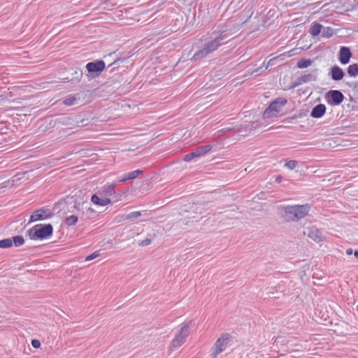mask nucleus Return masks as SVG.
<instances>
[{"mask_svg": "<svg viewBox=\"0 0 358 358\" xmlns=\"http://www.w3.org/2000/svg\"><path fill=\"white\" fill-rule=\"evenodd\" d=\"M310 209L308 203L303 205L278 206L279 215L287 222H296L305 217Z\"/></svg>", "mask_w": 358, "mask_h": 358, "instance_id": "nucleus-1", "label": "nucleus"}, {"mask_svg": "<svg viewBox=\"0 0 358 358\" xmlns=\"http://www.w3.org/2000/svg\"><path fill=\"white\" fill-rule=\"evenodd\" d=\"M53 230L51 224H38L29 229L26 235L31 240H45L52 236Z\"/></svg>", "mask_w": 358, "mask_h": 358, "instance_id": "nucleus-2", "label": "nucleus"}, {"mask_svg": "<svg viewBox=\"0 0 358 358\" xmlns=\"http://www.w3.org/2000/svg\"><path fill=\"white\" fill-rule=\"evenodd\" d=\"M232 342V336L229 333H223L217 339L213 346L210 348V358H217L224 352Z\"/></svg>", "mask_w": 358, "mask_h": 358, "instance_id": "nucleus-3", "label": "nucleus"}, {"mask_svg": "<svg viewBox=\"0 0 358 358\" xmlns=\"http://www.w3.org/2000/svg\"><path fill=\"white\" fill-rule=\"evenodd\" d=\"M86 76L88 80L96 78L106 69V63L102 59H97L92 62H88L86 66Z\"/></svg>", "mask_w": 358, "mask_h": 358, "instance_id": "nucleus-4", "label": "nucleus"}, {"mask_svg": "<svg viewBox=\"0 0 358 358\" xmlns=\"http://www.w3.org/2000/svg\"><path fill=\"white\" fill-rule=\"evenodd\" d=\"M287 103V99L278 97L273 101L263 113V118L268 119L280 112L281 108Z\"/></svg>", "mask_w": 358, "mask_h": 358, "instance_id": "nucleus-5", "label": "nucleus"}, {"mask_svg": "<svg viewBox=\"0 0 358 358\" xmlns=\"http://www.w3.org/2000/svg\"><path fill=\"white\" fill-rule=\"evenodd\" d=\"M192 325V321H189L182 324L180 329L172 340L171 344L173 347L179 348L185 342L187 337L189 335V329Z\"/></svg>", "mask_w": 358, "mask_h": 358, "instance_id": "nucleus-6", "label": "nucleus"}, {"mask_svg": "<svg viewBox=\"0 0 358 358\" xmlns=\"http://www.w3.org/2000/svg\"><path fill=\"white\" fill-rule=\"evenodd\" d=\"M213 148L211 145H206L203 146H199L195 148L191 152L185 155L183 157L184 161L190 162L192 159L199 157L201 156H204L207 153H208Z\"/></svg>", "mask_w": 358, "mask_h": 358, "instance_id": "nucleus-7", "label": "nucleus"}, {"mask_svg": "<svg viewBox=\"0 0 358 358\" xmlns=\"http://www.w3.org/2000/svg\"><path fill=\"white\" fill-rule=\"evenodd\" d=\"M54 213L48 208H41L35 210L30 216L29 223L52 218Z\"/></svg>", "mask_w": 358, "mask_h": 358, "instance_id": "nucleus-8", "label": "nucleus"}, {"mask_svg": "<svg viewBox=\"0 0 358 358\" xmlns=\"http://www.w3.org/2000/svg\"><path fill=\"white\" fill-rule=\"evenodd\" d=\"M327 103L331 106H338L344 100L343 93L337 90L329 91L325 96Z\"/></svg>", "mask_w": 358, "mask_h": 358, "instance_id": "nucleus-9", "label": "nucleus"}, {"mask_svg": "<svg viewBox=\"0 0 358 358\" xmlns=\"http://www.w3.org/2000/svg\"><path fill=\"white\" fill-rule=\"evenodd\" d=\"M304 234H306L310 238L317 243L323 241L322 234L316 227H307L306 230L304 231Z\"/></svg>", "mask_w": 358, "mask_h": 358, "instance_id": "nucleus-10", "label": "nucleus"}, {"mask_svg": "<svg viewBox=\"0 0 358 358\" xmlns=\"http://www.w3.org/2000/svg\"><path fill=\"white\" fill-rule=\"evenodd\" d=\"M352 55L350 49L348 47H341L338 53V59L342 64H347L350 62Z\"/></svg>", "mask_w": 358, "mask_h": 358, "instance_id": "nucleus-11", "label": "nucleus"}, {"mask_svg": "<svg viewBox=\"0 0 358 358\" xmlns=\"http://www.w3.org/2000/svg\"><path fill=\"white\" fill-rule=\"evenodd\" d=\"M329 76L334 81H340L345 76L343 70L338 66H333L329 72Z\"/></svg>", "mask_w": 358, "mask_h": 358, "instance_id": "nucleus-12", "label": "nucleus"}, {"mask_svg": "<svg viewBox=\"0 0 358 358\" xmlns=\"http://www.w3.org/2000/svg\"><path fill=\"white\" fill-rule=\"evenodd\" d=\"M316 80V76L312 73H306L299 76L293 83V87L299 86L303 83Z\"/></svg>", "mask_w": 358, "mask_h": 358, "instance_id": "nucleus-13", "label": "nucleus"}, {"mask_svg": "<svg viewBox=\"0 0 358 358\" xmlns=\"http://www.w3.org/2000/svg\"><path fill=\"white\" fill-rule=\"evenodd\" d=\"M326 109L327 108L324 104H317L313 108L310 116L313 118H320L324 115Z\"/></svg>", "mask_w": 358, "mask_h": 358, "instance_id": "nucleus-14", "label": "nucleus"}, {"mask_svg": "<svg viewBox=\"0 0 358 358\" xmlns=\"http://www.w3.org/2000/svg\"><path fill=\"white\" fill-rule=\"evenodd\" d=\"M115 184L106 185L102 188L101 192H99V194L101 196H104L105 198H108L109 196L115 194Z\"/></svg>", "mask_w": 358, "mask_h": 358, "instance_id": "nucleus-15", "label": "nucleus"}, {"mask_svg": "<svg viewBox=\"0 0 358 358\" xmlns=\"http://www.w3.org/2000/svg\"><path fill=\"white\" fill-rule=\"evenodd\" d=\"M91 201L98 206H105L111 203V200L109 198L101 199L98 194H94L91 197Z\"/></svg>", "mask_w": 358, "mask_h": 358, "instance_id": "nucleus-16", "label": "nucleus"}, {"mask_svg": "<svg viewBox=\"0 0 358 358\" xmlns=\"http://www.w3.org/2000/svg\"><path fill=\"white\" fill-rule=\"evenodd\" d=\"M220 46H221V45L215 38L213 40L205 43L203 45L207 51V53L208 54L217 50Z\"/></svg>", "mask_w": 358, "mask_h": 358, "instance_id": "nucleus-17", "label": "nucleus"}, {"mask_svg": "<svg viewBox=\"0 0 358 358\" xmlns=\"http://www.w3.org/2000/svg\"><path fill=\"white\" fill-rule=\"evenodd\" d=\"M143 173L142 170L137 169L134 171L129 172L125 175V176L121 178L119 181L121 182H126L127 180H134L138 177L140 174Z\"/></svg>", "mask_w": 358, "mask_h": 358, "instance_id": "nucleus-18", "label": "nucleus"}, {"mask_svg": "<svg viewBox=\"0 0 358 358\" xmlns=\"http://www.w3.org/2000/svg\"><path fill=\"white\" fill-rule=\"evenodd\" d=\"M322 29V24H320V23L317 22H314L311 24V26H310L308 31L310 34V35H312L313 36H317L320 34Z\"/></svg>", "mask_w": 358, "mask_h": 358, "instance_id": "nucleus-19", "label": "nucleus"}, {"mask_svg": "<svg viewBox=\"0 0 358 358\" xmlns=\"http://www.w3.org/2000/svg\"><path fill=\"white\" fill-rule=\"evenodd\" d=\"M208 55H209V54L207 53L206 50L203 47V49H201L200 50H198V51H196L194 53V55L192 57L191 60L192 61H196V60H198V59H201L202 58L206 57Z\"/></svg>", "mask_w": 358, "mask_h": 358, "instance_id": "nucleus-20", "label": "nucleus"}, {"mask_svg": "<svg viewBox=\"0 0 358 358\" xmlns=\"http://www.w3.org/2000/svg\"><path fill=\"white\" fill-rule=\"evenodd\" d=\"M312 64V61L310 59L301 58L300 59L296 64V66L299 69H305L310 66Z\"/></svg>", "mask_w": 358, "mask_h": 358, "instance_id": "nucleus-21", "label": "nucleus"}, {"mask_svg": "<svg viewBox=\"0 0 358 358\" xmlns=\"http://www.w3.org/2000/svg\"><path fill=\"white\" fill-rule=\"evenodd\" d=\"M347 71L350 76L356 77L358 75V64H352L348 66Z\"/></svg>", "mask_w": 358, "mask_h": 358, "instance_id": "nucleus-22", "label": "nucleus"}, {"mask_svg": "<svg viewBox=\"0 0 358 358\" xmlns=\"http://www.w3.org/2000/svg\"><path fill=\"white\" fill-rule=\"evenodd\" d=\"M12 244L15 247H20L24 243V238L22 236H15L11 238Z\"/></svg>", "mask_w": 358, "mask_h": 358, "instance_id": "nucleus-23", "label": "nucleus"}, {"mask_svg": "<svg viewBox=\"0 0 358 358\" xmlns=\"http://www.w3.org/2000/svg\"><path fill=\"white\" fill-rule=\"evenodd\" d=\"M78 217L76 215H70L65 218L64 222L67 226H74L78 222Z\"/></svg>", "mask_w": 358, "mask_h": 358, "instance_id": "nucleus-24", "label": "nucleus"}, {"mask_svg": "<svg viewBox=\"0 0 358 358\" xmlns=\"http://www.w3.org/2000/svg\"><path fill=\"white\" fill-rule=\"evenodd\" d=\"M220 34L218 36L215 37L216 40L219 41L220 45H223L225 43L224 40H226L229 37V34L227 33L226 30L219 31Z\"/></svg>", "mask_w": 358, "mask_h": 358, "instance_id": "nucleus-25", "label": "nucleus"}, {"mask_svg": "<svg viewBox=\"0 0 358 358\" xmlns=\"http://www.w3.org/2000/svg\"><path fill=\"white\" fill-rule=\"evenodd\" d=\"M334 34V29L331 27H322V37L330 38Z\"/></svg>", "mask_w": 358, "mask_h": 358, "instance_id": "nucleus-26", "label": "nucleus"}, {"mask_svg": "<svg viewBox=\"0 0 358 358\" xmlns=\"http://www.w3.org/2000/svg\"><path fill=\"white\" fill-rule=\"evenodd\" d=\"M76 101L77 98L75 96L69 95L64 99L63 104H64L65 106H70L74 105L76 103Z\"/></svg>", "mask_w": 358, "mask_h": 358, "instance_id": "nucleus-27", "label": "nucleus"}, {"mask_svg": "<svg viewBox=\"0 0 358 358\" xmlns=\"http://www.w3.org/2000/svg\"><path fill=\"white\" fill-rule=\"evenodd\" d=\"M13 246L11 238L0 240V248H10Z\"/></svg>", "mask_w": 358, "mask_h": 358, "instance_id": "nucleus-28", "label": "nucleus"}, {"mask_svg": "<svg viewBox=\"0 0 358 358\" xmlns=\"http://www.w3.org/2000/svg\"><path fill=\"white\" fill-rule=\"evenodd\" d=\"M299 164L296 160H289L285 164V166L290 170L294 169Z\"/></svg>", "mask_w": 358, "mask_h": 358, "instance_id": "nucleus-29", "label": "nucleus"}, {"mask_svg": "<svg viewBox=\"0 0 358 358\" xmlns=\"http://www.w3.org/2000/svg\"><path fill=\"white\" fill-rule=\"evenodd\" d=\"M141 215L140 211H134L126 215L124 220H134V219L140 217Z\"/></svg>", "mask_w": 358, "mask_h": 358, "instance_id": "nucleus-30", "label": "nucleus"}, {"mask_svg": "<svg viewBox=\"0 0 358 358\" xmlns=\"http://www.w3.org/2000/svg\"><path fill=\"white\" fill-rule=\"evenodd\" d=\"M192 210L195 211L196 213H199L200 214L202 213V210L203 209V206L200 203H193L192 206Z\"/></svg>", "mask_w": 358, "mask_h": 358, "instance_id": "nucleus-31", "label": "nucleus"}, {"mask_svg": "<svg viewBox=\"0 0 358 358\" xmlns=\"http://www.w3.org/2000/svg\"><path fill=\"white\" fill-rule=\"evenodd\" d=\"M353 90L355 95L358 96V81L355 83H347Z\"/></svg>", "mask_w": 358, "mask_h": 358, "instance_id": "nucleus-32", "label": "nucleus"}, {"mask_svg": "<svg viewBox=\"0 0 358 358\" xmlns=\"http://www.w3.org/2000/svg\"><path fill=\"white\" fill-rule=\"evenodd\" d=\"M151 243H152V238H150V237H147L144 240H143L141 242H139L138 245L140 246L145 247V246L149 245Z\"/></svg>", "mask_w": 358, "mask_h": 358, "instance_id": "nucleus-33", "label": "nucleus"}, {"mask_svg": "<svg viewBox=\"0 0 358 358\" xmlns=\"http://www.w3.org/2000/svg\"><path fill=\"white\" fill-rule=\"evenodd\" d=\"M99 256V252H97V251L94 252L92 253L91 255L87 256L85 258V261H87V262L91 261V260L96 258Z\"/></svg>", "mask_w": 358, "mask_h": 358, "instance_id": "nucleus-34", "label": "nucleus"}, {"mask_svg": "<svg viewBox=\"0 0 358 358\" xmlns=\"http://www.w3.org/2000/svg\"><path fill=\"white\" fill-rule=\"evenodd\" d=\"M41 342L39 340H37V339H33L31 341V345L34 348H39L41 347Z\"/></svg>", "mask_w": 358, "mask_h": 358, "instance_id": "nucleus-35", "label": "nucleus"}, {"mask_svg": "<svg viewBox=\"0 0 358 358\" xmlns=\"http://www.w3.org/2000/svg\"><path fill=\"white\" fill-rule=\"evenodd\" d=\"M125 60V59H120V58H117V59H115L114 61L113 62H111L110 64H108V67H110V66H113L116 64H117L120 62H124Z\"/></svg>", "mask_w": 358, "mask_h": 358, "instance_id": "nucleus-36", "label": "nucleus"}, {"mask_svg": "<svg viewBox=\"0 0 358 358\" xmlns=\"http://www.w3.org/2000/svg\"><path fill=\"white\" fill-rule=\"evenodd\" d=\"M251 127L256 129L261 127V123L259 121H254L251 122Z\"/></svg>", "mask_w": 358, "mask_h": 358, "instance_id": "nucleus-37", "label": "nucleus"}, {"mask_svg": "<svg viewBox=\"0 0 358 358\" xmlns=\"http://www.w3.org/2000/svg\"><path fill=\"white\" fill-rule=\"evenodd\" d=\"M117 71H118V68L113 66L109 71V74L110 75L114 74Z\"/></svg>", "mask_w": 358, "mask_h": 358, "instance_id": "nucleus-38", "label": "nucleus"}, {"mask_svg": "<svg viewBox=\"0 0 358 358\" xmlns=\"http://www.w3.org/2000/svg\"><path fill=\"white\" fill-rule=\"evenodd\" d=\"M282 180V176H278L275 178V181L278 182V183H280L281 181Z\"/></svg>", "mask_w": 358, "mask_h": 358, "instance_id": "nucleus-39", "label": "nucleus"}, {"mask_svg": "<svg viewBox=\"0 0 358 358\" xmlns=\"http://www.w3.org/2000/svg\"><path fill=\"white\" fill-rule=\"evenodd\" d=\"M352 252H353V250H352V248H348V249H347V250H346V254H347L348 255H352Z\"/></svg>", "mask_w": 358, "mask_h": 358, "instance_id": "nucleus-40", "label": "nucleus"}, {"mask_svg": "<svg viewBox=\"0 0 358 358\" xmlns=\"http://www.w3.org/2000/svg\"><path fill=\"white\" fill-rule=\"evenodd\" d=\"M303 114L302 113H299L298 115H295L292 117V119H294V118H297V117L301 118V117H303Z\"/></svg>", "mask_w": 358, "mask_h": 358, "instance_id": "nucleus-41", "label": "nucleus"}, {"mask_svg": "<svg viewBox=\"0 0 358 358\" xmlns=\"http://www.w3.org/2000/svg\"><path fill=\"white\" fill-rule=\"evenodd\" d=\"M88 212H90L91 213H95L96 212L94 210V209H92V208H88L87 210V213Z\"/></svg>", "mask_w": 358, "mask_h": 358, "instance_id": "nucleus-42", "label": "nucleus"}, {"mask_svg": "<svg viewBox=\"0 0 358 358\" xmlns=\"http://www.w3.org/2000/svg\"><path fill=\"white\" fill-rule=\"evenodd\" d=\"M114 54H115V52H111V53L108 54V55H105L104 58L106 59V58H108L109 57H111Z\"/></svg>", "mask_w": 358, "mask_h": 358, "instance_id": "nucleus-43", "label": "nucleus"}, {"mask_svg": "<svg viewBox=\"0 0 358 358\" xmlns=\"http://www.w3.org/2000/svg\"><path fill=\"white\" fill-rule=\"evenodd\" d=\"M354 255L355 257H356V259H358V250H356L355 252H354Z\"/></svg>", "mask_w": 358, "mask_h": 358, "instance_id": "nucleus-44", "label": "nucleus"}, {"mask_svg": "<svg viewBox=\"0 0 358 358\" xmlns=\"http://www.w3.org/2000/svg\"><path fill=\"white\" fill-rule=\"evenodd\" d=\"M80 205V204L79 203H76V204L74 205V207H75L76 208L78 209V208H79Z\"/></svg>", "mask_w": 358, "mask_h": 358, "instance_id": "nucleus-45", "label": "nucleus"}, {"mask_svg": "<svg viewBox=\"0 0 358 358\" xmlns=\"http://www.w3.org/2000/svg\"><path fill=\"white\" fill-rule=\"evenodd\" d=\"M5 99L3 97V95H0V102H1L2 101H3Z\"/></svg>", "mask_w": 358, "mask_h": 358, "instance_id": "nucleus-46", "label": "nucleus"}, {"mask_svg": "<svg viewBox=\"0 0 358 358\" xmlns=\"http://www.w3.org/2000/svg\"><path fill=\"white\" fill-rule=\"evenodd\" d=\"M274 60V59H271L268 61V64H271V62Z\"/></svg>", "mask_w": 358, "mask_h": 358, "instance_id": "nucleus-47", "label": "nucleus"}]
</instances>
